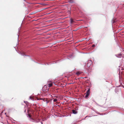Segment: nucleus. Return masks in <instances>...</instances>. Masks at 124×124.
<instances>
[{
	"label": "nucleus",
	"instance_id": "obj_1",
	"mask_svg": "<svg viewBox=\"0 0 124 124\" xmlns=\"http://www.w3.org/2000/svg\"><path fill=\"white\" fill-rule=\"evenodd\" d=\"M90 93V89H88L87 91L86 92V95L85 96V97L87 99Z\"/></svg>",
	"mask_w": 124,
	"mask_h": 124
},
{
	"label": "nucleus",
	"instance_id": "obj_7",
	"mask_svg": "<svg viewBox=\"0 0 124 124\" xmlns=\"http://www.w3.org/2000/svg\"><path fill=\"white\" fill-rule=\"evenodd\" d=\"M70 23H72L73 22H74L73 21V20L72 19H70Z\"/></svg>",
	"mask_w": 124,
	"mask_h": 124
},
{
	"label": "nucleus",
	"instance_id": "obj_10",
	"mask_svg": "<svg viewBox=\"0 0 124 124\" xmlns=\"http://www.w3.org/2000/svg\"><path fill=\"white\" fill-rule=\"evenodd\" d=\"M95 46V45H93L92 46V47H94Z\"/></svg>",
	"mask_w": 124,
	"mask_h": 124
},
{
	"label": "nucleus",
	"instance_id": "obj_12",
	"mask_svg": "<svg viewBox=\"0 0 124 124\" xmlns=\"http://www.w3.org/2000/svg\"><path fill=\"white\" fill-rule=\"evenodd\" d=\"M29 116L30 117H31V116H30V115H29Z\"/></svg>",
	"mask_w": 124,
	"mask_h": 124
},
{
	"label": "nucleus",
	"instance_id": "obj_8",
	"mask_svg": "<svg viewBox=\"0 0 124 124\" xmlns=\"http://www.w3.org/2000/svg\"><path fill=\"white\" fill-rule=\"evenodd\" d=\"M69 2L71 3H72L73 2V0H69Z\"/></svg>",
	"mask_w": 124,
	"mask_h": 124
},
{
	"label": "nucleus",
	"instance_id": "obj_9",
	"mask_svg": "<svg viewBox=\"0 0 124 124\" xmlns=\"http://www.w3.org/2000/svg\"><path fill=\"white\" fill-rule=\"evenodd\" d=\"M57 101V99H54V100H53V101L54 102H55L56 101Z\"/></svg>",
	"mask_w": 124,
	"mask_h": 124
},
{
	"label": "nucleus",
	"instance_id": "obj_3",
	"mask_svg": "<svg viewBox=\"0 0 124 124\" xmlns=\"http://www.w3.org/2000/svg\"><path fill=\"white\" fill-rule=\"evenodd\" d=\"M72 113L74 114H76L77 113V111H76V110H72Z\"/></svg>",
	"mask_w": 124,
	"mask_h": 124
},
{
	"label": "nucleus",
	"instance_id": "obj_4",
	"mask_svg": "<svg viewBox=\"0 0 124 124\" xmlns=\"http://www.w3.org/2000/svg\"><path fill=\"white\" fill-rule=\"evenodd\" d=\"M91 63H88L87 64V66L88 67H90V65H91Z\"/></svg>",
	"mask_w": 124,
	"mask_h": 124
},
{
	"label": "nucleus",
	"instance_id": "obj_11",
	"mask_svg": "<svg viewBox=\"0 0 124 124\" xmlns=\"http://www.w3.org/2000/svg\"><path fill=\"white\" fill-rule=\"evenodd\" d=\"M22 54L23 55H25V54H24V53L23 52V54Z\"/></svg>",
	"mask_w": 124,
	"mask_h": 124
},
{
	"label": "nucleus",
	"instance_id": "obj_2",
	"mask_svg": "<svg viewBox=\"0 0 124 124\" xmlns=\"http://www.w3.org/2000/svg\"><path fill=\"white\" fill-rule=\"evenodd\" d=\"M46 85L48 86L49 87H50L52 86L53 84L52 83H51L50 82H48Z\"/></svg>",
	"mask_w": 124,
	"mask_h": 124
},
{
	"label": "nucleus",
	"instance_id": "obj_5",
	"mask_svg": "<svg viewBox=\"0 0 124 124\" xmlns=\"http://www.w3.org/2000/svg\"><path fill=\"white\" fill-rule=\"evenodd\" d=\"M81 73V72L79 71H78L76 73V74L78 76Z\"/></svg>",
	"mask_w": 124,
	"mask_h": 124
},
{
	"label": "nucleus",
	"instance_id": "obj_6",
	"mask_svg": "<svg viewBox=\"0 0 124 124\" xmlns=\"http://www.w3.org/2000/svg\"><path fill=\"white\" fill-rule=\"evenodd\" d=\"M47 85H44L43 87V89H45V90H46L47 88Z\"/></svg>",
	"mask_w": 124,
	"mask_h": 124
}]
</instances>
